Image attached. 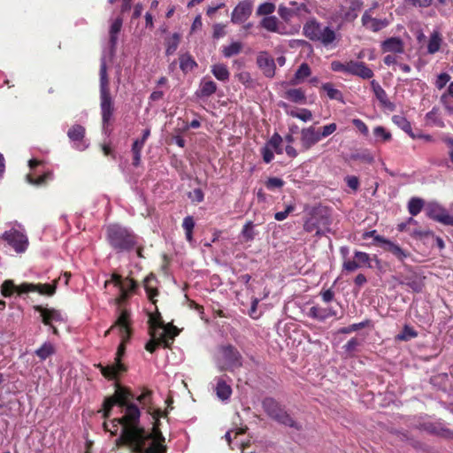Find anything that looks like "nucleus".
Segmentation results:
<instances>
[{
  "instance_id": "a19ab883",
  "label": "nucleus",
  "mask_w": 453,
  "mask_h": 453,
  "mask_svg": "<svg viewBox=\"0 0 453 453\" xmlns=\"http://www.w3.org/2000/svg\"><path fill=\"white\" fill-rule=\"evenodd\" d=\"M182 227L185 230L187 241L191 242L193 241V230L195 227V221L192 216H187L184 218Z\"/></svg>"
},
{
  "instance_id": "ddd939ff",
  "label": "nucleus",
  "mask_w": 453,
  "mask_h": 453,
  "mask_svg": "<svg viewBox=\"0 0 453 453\" xmlns=\"http://www.w3.org/2000/svg\"><path fill=\"white\" fill-rule=\"evenodd\" d=\"M136 244V235L130 230L115 225V248L130 250Z\"/></svg>"
},
{
  "instance_id": "4468645a",
  "label": "nucleus",
  "mask_w": 453,
  "mask_h": 453,
  "mask_svg": "<svg viewBox=\"0 0 453 453\" xmlns=\"http://www.w3.org/2000/svg\"><path fill=\"white\" fill-rule=\"evenodd\" d=\"M152 390L149 388H143L142 392L140 395L135 396V400H137L142 408L146 409L147 412L152 415L153 418L158 421L160 418H164L167 416L166 411H163L161 409H154L152 407Z\"/></svg>"
},
{
  "instance_id": "4c0bfd02",
  "label": "nucleus",
  "mask_w": 453,
  "mask_h": 453,
  "mask_svg": "<svg viewBox=\"0 0 453 453\" xmlns=\"http://www.w3.org/2000/svg\"><path fill=\"white\" fill-rule=\"evenodd\" d=\"M242 50V43L240 42H234L228 46H224L221 52L225 58H231L233 56L238 55Z\"/></svg>"
},
{
  "instance_id": "680f3d73",
  "label": "nucleus",
  "mask_w": 453,
  "mask_h": 453,
  "mask_svg": "<svg viewBox=\"0 0 453 453\" xmlns=\"http://www.w3.org/2000/svg\"><path fill=\"white\" fill-rule=\"evenodd\" d=\"M295 210V205L293 204H289L286 207L285 211H278L274 214V219L278 221H282L284 220L285 219L288 218V216L292 212L294 211Z\"/></svg>"
},
{
  "instance_id": "f257e3e1",
  "label": "nucleus",
  "mask_w": 453,
  "mask_h": 453,
  "mask_svg": "<svg viewBox=\"0 0 453 453\" xmlns=\"http://www.w3.org/2000/svg\"><path fill=\"white\" fill-rule=\"evenodd\" d=\"M122 431L119 438L115 441V446L125 444L135 453H165V437L157 427L153 433H146L140 426V420L134 424H119Z\"/></svg>"
},
{
  "instance_id": "412c9836",
  "label": "nucleus",
  "mask_w": 453,
  "mask_h": 453,
  "mask_svg": "<svg viewBox=\"0 0 453 453\" xmlns=\"http://www.w3.org/2000/svg\"><path fill=\"white\" fill-rule=\"evenodd\" d=\"M371 88L382 108L389 111H395V104L388 99L387 92L377 81L372 80L371 81Z\"/></svg>"
},
{
  "instance_id": "79ce46f5",
  "label": "nucleus",
  "mask_w": 453,
  "mask_h": 453,
  "mask_svg": "<svg viewBox=\"0 0 453 453\" xmlns=\"http://www.w3.org/2000/svg\"><path fill=\"white\" fill-rule=\"evenodd\" d=\"M308 316L314 319L324 321L326 319V308L321 307L319 305H314L310 308L308 311Z\"/></svg>"
},
{
  "instance_id": "5fc2aeb1",
  "label": "nucleus",
  "mask_w": 453,
  "mask_h": 453,
  "mask_svg": "<svg viewBox=\"0 0 453 453\" xmlns=\"http://www.w3.org/2000/svg\"><path fill=\"white\" fill-rule=\"evenodd\" d=\"M373 134L376 137L381 138L383 142H388L392 139L390 132L386 130L385 127L379 126L373 129Z\"/></svg>"
},
{
  "instance_id": "423d86ee",
  "label": "nucleus",
  "mask_w": 453,
  "mask_h": 453,
  "mask_svg": "<svg viewBox=\"0 0 453 453\" xmlns=\"http://www.w3.org/2000/svg\"><path fill=\"white\" fill-rule=\"evenodd\" d=\"M262 407L268 417L274 421L286 426H289L296 430H301L302 426L295 421L285 410V407L274 398L265 397L262 402Z\"/></svg>"
},
{
  "instance_id": "ea45409f",
  "label": "nucleus",
  "mask_w": 453,
  "mask_h": 453,
  "mask_svg": "<svg viewBox=\"0 0 453 453\" xmlns=\"http://www.w3.org/2000/svg\"><path fill=\"white\" fill-rule=\"evenodd\" d=\"M424 207V201L418 197H412L408 203V211L411 216L418 215Z\"/></svg>"
},
{
  "instance_id": "a18cd8bd",
  "label": "nucleus",
  "mask_w": 453,
  "mask_h": 453,
  "mask_svg": "<svg viewBox=\"0 0 453 453\" xmlns=\"http://www.w3.org/2000/svg\"><path fill=\"white\" fill-rule=\"evenodd\" d=\"M354 258L358 262L362 267L372 268L371 257L368 253L356 250L354 252Z\"/></svg>"
},
{
  "instance_id": "c9c22d12",
  "label": "nucleus",
  "mask_w": 453,
  "mask_h": 453,
  "mask_svg": "<svg viewBox=\"0 0 453 453\" xmlns=\"http://www.w3.org/2000/svg\"><path fill=\"white\" fill-rule=\"evenodd\" d=\"M279 19L275 16H267L261 20V26L269 32L280 33Z\"/></svg>"
},
{
  "instance_id": "aec40b11",
  "label": "nucleus",
  "mask_w": 453,
  "mask_h": 453,
  "mask_svg": "<svg viewBox=\"0 0 453 453\" xmlns=\"http://www.w3.org/2000/svg\"><path fill=\"white\" fill-rule=\"evenodd\" d=\"M321 140L319 131L309 127L301 130V144L303 150H308Z\"/></svg>"
},
{
  "instance_id": "9b49d317",
  "label": "nucleus",
  "mask_w": 453,
  "mask_h": 453,
  "mask_svg": "<svg viewBox=\"0 0 453 453\" xmlns=\"http://www.w3.org/2000/svg\"><path fill=\"white\" fill-rule=\"evenodd\" d=\"M172 330L173 332L163 330L157 336L150 337V340L145 345V349L150 353H153L160 345L168 348L177 335V328L172 326Z\"/></svg>"
},
{
  "instance_id": "7ed1b4c3",
  "label": "nucleus",
  "mask_w": 453,
  "mask_h": 453,
  "mask_svg": "<svg viewBox=\"0 0 453 453\" xmlns=\"http://www.w3.org/2000/svg\"><path fill=\"white\" fill-rule=\"evenodd\" d=\"M127 372V366L119 357H115V407L119 408L120 414L115 418V423L131 425L140 420L141 410L134 403L135 395L132 389L119 382L120 376Z\"/></svg>"
},
{
  "instance_id": "72a5a7b5",
  "label": "nucleus",
  "mask_w": 453,
  "mask_h": 453,
  "mask_svg": "<svg viewBox=\"0 0 453 453\" xmlns=\"http://www.w3.org/2000/svg\"><path fill=\"white\" fill-rule=\"evenodd\" d=\"M442 42V38L438 31H434L429 38L427 43V52L429 54H434L440 50Z\"/></svg>"
},
{
  "instance_id": "c03bdc74",
  "label": "nucleus",
  "mask_w": 453,
  "mask_h": 453,
  "mask_svg": "<svg viewBox=\"0 0 453 453\" xmlns=\"http://www.w3.org/2000/svg\"><path fill=\"white\" fill-rule=\"evenodd\" d=\"M54 353V346L50 342H44L38 349L35 354L42 360H45L50 355Z\"/></svg>"
},
{
  "instance_id": "603ef678",
  "label": "nucleus",
  "mask_w": 453,
  "mask_h": 453,
  "mask_svg": "<svg viewBox=\"0 0 453 453\" xmlns=\"http://www.w3.org/2000/svg\"><path fill=\"white\" fill-rule=\"evenodd\" d=\"M285 182L282 179L278 177H270L265 181V187L269 190H273L275 188H280L284 186Z\"/></svg>"
},
{
  "instance_id": "8fccbe9b",
  "label": "nucleus",
  "mask_w": 453,
  "mask_h": 453,
  "mask_svg": "<svg viewBox=\"0 0 453 453\" xmlns=\"http://www.w3.org/2000/svg\"><path fill=\"white\" fill-rule=\"evenodd\" d=\"M254 224L253 221H248L243 226L242 230V235L246 241H252L255 238V232L253 230Z\"/></svg>"
},
{
  "instance_id": "052dcab7",
  "label": "nucleus",
  "mask_w": 453,
  "mask_h": 453,
  "mask_svg": "<svg viewBox=\"0 0 453 453\" xmlns=\"http://www.w3.org/2000/svg\"><path fill=\"white\" fill-rule=\"evenodd\" d=\"M282 142V138L278 133H274L270 140L265 143L266 146H269L272 150L279 149Z\"/></svg>"
},
{
  "instance_id": "6e6552de",
  "label": "nucleus",
  "mask_w": 453,
  "mask_h": 453,
  "mask_svg": "<svg viewBox=\"0 0 453 453\" xmlns=\"http://www.w3.org/2000/svg\"><path fill=\"white\" fill-rule=\"evenodd\" d=\"M115 288H118L119 291V296L115 297V305H119L120 312L122 309H127V307H122V305L135 293L139 284L130 276L123 277L115 273Z\"/></svg>"
},
{
  "instance_id": "774afa93",
  "label": "nucleus",
  "mask_w": 453,
  "mask_h": 453,
  "mask_svg": "<svg viewBox=\"0 0 453 453\" xmlns=\"http://www.w3.org/2000/svg\"><path fill=\"white\" fill-rule=\"evenodd\" d=\"M261 155L263 157L264 162L266 163V164L272 162V160L274 157L273 150L271 148H269V146H266V145H265L261 149Z\"/></svg>"
},
{
  "instance_id": "f704fd0d",
  "label": "nucleus",
  "mask_w": 453,
  "mask_h": 453,
  "mask_svg": "<svg viewBox=\"0 0 453 453\" xmlns=\"http://www.w3.org/2000/svg\"><path fill=\"white\" fill-rule=\"evenodd\" d=\"M321 89L326 92V95L329 99L336 100L343 103V95L341 90L334 88V85L331 82L324 83L321 86Z\"/></svg>"
},
{
  "instance_id": "338daca9",
  "label": "nucleus",
  "mask_w": 453,
  "mask_h": 453,
  "mask_svg": "<svg viewBox=\"0 0 453 453\" xmlns=\"http://www.w3.org/2000/svg\"><path fill=\"white\" fill-rule=\"evenodd\" d=\"M113 406V396H109L106 398L104 403V408L99 411L102 413L104 418H106L110 415L111 410Z\"/></svg>"
},
{
  "instance_id": "13d9d810",
  "label": "nucleus",
  "mask_w": 453,
  "mask_h": 453,
  "mask_svg": "<svg viewBox=\"0 0 453 453\" xmlns=\"http://www.w3.org/2000/svg\"><path fill=\"white\" fill-rule=\"evenodd\" d=\"M362 266L358 264V262L353 257V260H346L342 264L343 271L348 273H352Z\"/></svg>"
},
{
  "instance_id": "f8f14e48",
  "label": "nucleus",
  "mask_w": 453,
  "mask_h": 453,
  "mask_svg": "<svg viewBox=\"0 0 453 453\" xmlns=\"http://www.w3.org/2000/svg\"><path fill=\"white\" fill-rule=\"evenodd\" d=\"M35 310L40 313L44 325L52 328V333L58 334V331L54 326L55 323H63L65 320L64 314L56 309L44 308L40 305L35 306Z\"/></svg>"
},
{
  "instance_id": "cd10ccee",
  "label": "nucleus",
  "mask_w": 453,
  "mask_h": 453,
  "mask_svg": "<svg viewBox=\"0 0 453 453\" xmlns=\"http://www.w3.org/2000/svg\"><path fill=\"white\" fill-rule=\"evenodd\" d=\"M311 73V70L310 65L307 63L301 64L294 74V77L290 80V85L296 86L300 84L304 79L308 78Z\"/></svg>"
},
{
  "instance_id": "6ab92c4d",
  "label": "nucleus",
  "mask_w": 453,
  "mask_h": 453,
  "mask_svg": "<svg viewBox=\"0 0 453 453\" xmlns=\"http://www.w3.org/2000/svg\"><path fill=\"white\" fill-rule=\"evenodd\" d=\"M85 128L81 125L73 126L67 132L69 139L74 143V148L78 150H84L88 147V142L84 138Z\"/></svg>"
},
{
  "instance_id": "dca6fc26",
  "label": "nucleus",
  "mask_w": 453,
  "mask_h": 453,
  "mask_svg": "<svg viewBox=\"0 0 453 453\" xmlns=\"http://www.w3.org/2000/svg\"><path fill=\"white\" fill-rule=\"evenodd\" d=\"M361 22L363 27L374 33L380 31L389 25V21L387 19H376L372 17V8L366 10L362 18Z\"/></svg>"
},
{
  "instance_id": "f3484780",
  "label": "nucleus",
  "mask_w": 453,
  "mask_h": 453,
  "mask_svg": "<svg viewBox=\"0 0 453 453\" xmlns=\"http://www.w3.org/2000/svg\"><path fill=\"white\" fill-rule=\"evenodd\" d=\"M257 65L265 77H274L276 70L275 62L267 51H260L258 53L257 57Z\"/></svg>"
},
{
  "instance_id": "3c124183",
  "label": "nucleus",
  "mask_w": 453,
  "mask_h": 453,
  "mask_svg": "<svg viewBox=\"0 0 453 453\" xmlns=\"http://www.w3.org/2000/svg\"><path fill=\"white\" fill-rule=\"evenodd\" d=\"M410 235L414 239L422 240L427 236H433L434 234L428 229L415 228L411 229Z\"/></svg>"
},
{
  "instance_id": "c756f323",
  "label": "nucleus",
  "mask_w": 453,
  "mask_h": 453,
  "mask_svg": "<svg viewBox=\"0 0 453 453\" xmlns=\"http://www.w3.org/2000/svg\"><path fill=\"white\" fill-rule=\"evenodd\" d=\"M284 97L295 104H305L306 96L302 88H290L285 91Z\"/></svg>"
},
{
  "instance_id": "bb28decb",
  "label": "nucleus",
  "mask_w": 453,
  "mask_h": 453,
  "mask_svg": "<svg viewBox=\"0 0 453 453\" xmlns=\"http://www.w3.org/2000/svg\"><path fill=\"white\" fill-rule=\"evenodd\" d=\"M216 388L215 392L217 396L221 401H226L231 397L232 395V388L229 384L226 383V381L223 378H217L216 379Z\"/></svg>"
},
{
  "instance_id": "f03ea898",
  "label": "nucleus",
  "mask_w": 453,
  "mask_h": 453,
  "mask_svg": "<svg viewBox=\"0 0 453 453\" xmlns=\"http://www.w3.org/2000/svg\"><path fill=\"white\" fill-rule=\"evenodd\" d=\"M113 59V23L109 27V42L107 48L104 50L101 58L100 67V94H101V110L103 119V134L105 138L102 143V150L105 156L111 152V134L112 131L111 117L112 112L111 109V96L109 90V82L107 79V65L111 64Z\"/></svg>"
},
{
  "instance_id": "a211bd4d",
  "label": "nucleus",
  "mask_w": 453,
  "mask_h": 453,
  "mask_svg": "<svg viewBox=\"0 0 453 453\" xmlns=\"http://www.w3.org/2000/svg\"><path fill=\"white\" fill-rule=\"evenodd\" d=\"M252 12V4L248 0L240 2L233 10L231 21L234 24H241L247 20Z\"/></svg>"
},
{
  "instance_id": "a878e982",
  "label": "nucleus",
  "mask_w": 453,
  "mask_h": 453,
  "mask_svg": "<svg viewBox=\"0 0 453 453\" xmlns=\"http://www.w3.org/2000/svg\"><path fill=\"white\" fill-rule=\"evenodd\" d=\"M143 287L149 300L156 305V296H158L159 292L157 287V278L153 273L149 274L143 280Z\"/></svg>"
},
{
  "instance_id": "bf43d9fd",
  "label": "nucleus",
  "mask_w": 453,
  "mask_h": 453,
  "mask_svg": "<svg viewBox=\"0 0 453 453\" xmlns=\"http://www.w3.org/2000/svg\"><path fill=\"white\" fill-rule=\"evenodd\" d=\"M360 345V342L357 338H351L348 342L343 346L344 350L349 353H354L357 347Z\"/></svg>"
},
{
  "instance_id": "37998d69",
  "label": "nucleus",
  "mask_w": 453,
  "mask_h": 453,
  "mask_svg": "<svg viewBox=\"0 0 453 453\" xmlns=\"http://www.w3.org/2000/svg\"><path fill=\"white\" fill-rule=\"evenodd\" d=\"M51 179H52L51 172H47V173H43L42 175H40L37 178H34L31 173H28L27 175V182L32 185H35V186L42 185V184L46 183L49 180H51Z\"/></svg>"
},
{
  "instance_id": "7c9ffc66",
  "label": "nucleus",
  "mask_w": 453,
  "mask_h": 453,
  "mask_svg": "<svg viewBox=\"0 0 453 453\" xmlns=\"http://www.w3.org/2000/svg\"><path fill=\"white\" fill-rule=\"evenodd\" d=\"M400 284L408 286L417 293L420 292L423 287L421 280L413 273L411 275L402 276Z\"/></svg>"
},
{
  "instance_id": "2f4dec72",
  "label": "nucleus",
  "mask_w": 453,
  "mask_h": 453,
  "mask_svg": "<svg viewBox=\"0 0 453 453\" xmlns=\"http://www.w3.org/2000/svg\"><path fill=\"white\" fill-rule=\"evenodd\" d=\"M392 121L412 139H416V134L412 132L411 124L405 117L402 115H394L392 117Z\"/></svg>"
},
{
  "instance_id": "6e6d98bb",
  "label": "nucleus",
  "mask_w": 453,
  "mask_h": 453,
  "mask_svg": "<svg viewBox=\"0 0 453 453\" xmlns=\"http://www.w3.org/2000/svg\"><path fill=\"white\" fill-rule=\"evenodd\" d=\"M403 3L411 7L427 8L432 5L433 0H403Z\"/></svg>"
},
{
  "instance_id": "4d7b16f0",
  "label": "nucleus",
  "mask_w": 453,
  "mask_h": 453,
  "mask_svg": "<svg viewBox=\"0 0 453 453\" xmlns=\"http://www.w3.org/2000/svg\"><path fill=\"white\" fill-rule=\"evenodd\" d=\"M290 115L304 122L309 121L312 119V113L308 109H302L299 112L292 111Z\"/></svg>"
},
{
  "instance_id": "393cba45",
  "label": "nucleus",
  "mask_w": 453,
  "mask_h": 453,
  "mask_svg": "<svg viewBox=\"0 0 453 453\" xmlns=\"http://www.w3.org/2000/svg\"><path fill=\"white\" fill-rule=\"evenodd\" d=\"M381 49L383 52L403 54L404 52V43L399 37H390L382 42Z\"/></svg>"
},
{
  "instance_id": "2eb2a0df",
  "label": "nucleus",
  "mask_w": 453,
  "mask_h": 453,
  "mask_svg": "<svg viewBox=\"0 0 453 453\" xmlns=\"http://www.w3.org/2000/svg\"><path fill=\"white\" fill-rule=\"evenodd\" d=\"M346 73L364 80H369L374 76L373 71L365 62L354 60L346 62Z\"/></svg>"
},
{
  "instance_id": "de8ad7c7",
  "label": "nucleus",
  "mask_w": 453,
  "mask_h": 453,
  "mask_svg": "<svg viewBox=\"0 0 453 453\" xmlns=\"http://www.w3.org/2000/svg\"><path fill=\"white\" fill-rule=\"evenodd\" d=\"M441 423H439V422H426V423H423L419 426V428L421 430H424L426 431V433L432 434V435H435L437 436L438 435V433H439V429H440V426H441Z\"/></svg>"
},
{
  "instance_id": "c85d7f7f",
  "label": "nucleus",
  "mask_w": 453,
  "mask_h": 453,
  "mask_svg": "<svg viewBox=\"0 0 453 453\" xmlns=\"http://www.w3.org/2000/svg\"><path fill=\"white\" fill-rule=\"evenodd\" d=\"M217 90V84L211 80L203 79L201 81L200 88L196 92L199 97H208L213 95Z\"/></svg>"
},
{
  "instance_id": "473e14b6",
  "label": "nucleus",
  "mask_w": 453,
  "mask_h": 453,
  "mask_svg": "<svg viewBox=\"0 0 453 453\" xmlns=\"http://www.w3.org/2000/svg\"><path fill=\"white\" fill-rule=\"evenodd\" d=\"M211 73L219 81H227L230 73L225 64H215L211 66Z\"/></svg>"
},
{
  "instance_id": "0eeeda50",
  "label": "nucleus",
  "mask_w": 453,
  "mask_h": 453,
  "mask_svg": "<svg viewBox=\"0 0 453 453\" xmlns=\"http://www.w3.org/2000/svg\"><path fill=\"white\" fill-rule=\"evenodd\" d=\"M57 280L54 281L53 285L50 284H33V283H23L19 286H15L12 280H5L1 288V293L4 296H10L14 291L19 294L27 292H38L41 295L52 296L56 290Z\"/></svg>"
},
{
  "instance_id": "0e129e2a",
  "label": "nucleus",
  "mask_w": 453,
  "mask_h": 453,
  "mask_svg": "<svg viewBox=\"0 0 453 453\" xmlns=\"http://www.w3.org/2000/svg\"><path fill=\"white\" fill-rule=\"evenodd\" d=\"M450 76L447 73H442L438 75L437 80L435 81V86L438 89L443 88L446 84L449 81Z\"/></svg>"
},
{
  "instance_id": "864d4df0",
  "label": "nucleus",
  "mask_w": 453,
  "mask_h": 453,
  "mask_svg": "<svg viewBox=\"0 0 453 453\" xmlns=\"http://www.w3.org/2000/svg\"><path fill=\"white\" fill-rule=\"evenodd\" d=\"M275 11V5L273 3H263L257 10V15H271Z\"/></svg>"
},
{
  "instance_id": "49530a36",
  "label": "nucleus",
  "mask_w": 453,
  "mask_h": 453,
  "mask_svg": "<svg viewBox=\"0 0 453 453\" xmlns=\"http://www.w3.org/2000/svg\"><path fill=\"white\" fill-rule=\"evenodd\" d=\"M418 333L411 326H404L402 332L396 335V340L398 341H410L412 338L417 337Z\"/></svg>"
},
{
  "instance_id": "4be33fe9",
  "label": "nucleus",
  "mask_w": 453,
  "mask_h": 453,
  "mask_svg": "<svg viewBox=\"0 0 453 453\" xmlns=\"http://www.w3.org/2000/svg\"><path fill=\"white\" fill-rule=\"evenodd\" d=\"M375 240L382 243L381 247L385 251L391 253L400 261H403L410 255L409 252L403 250L398 244L381 236H376Z\"/></svg>"
},
{
  "instance_id": "9d476101",
  "label": "nucleus",
  "mask_w": 453,
  "mask_h": 453,
  "mask_svg": "<svg viewBox=\"0 0 453 453\" xmlns=\"http://www.w3.org/2000/svg\"><path fill=\"white\" fill-rule=\"evenodd\" d=\"M0 241L5 242L18 253L24 252L28 246L27 237L22 232L15 229L4 232Z\"/></svg>"
},
{
  "instance_id": "58836bf2",
  "label": "nucleus",
  "mask_w": 453,
  "mask_h": 453,
  "mask_svg": "<svg viewBox=\"0 0 453 453\" xmlns=\"http://www.w3.org/2000/svg\"><path fill=\"white\" fill-rule=\"evenodd\" d=\"M372 326L373 325L372 323V320L367 319H365L364 321H362L360 323H355V324H352V325H350L349 326L342 327L339 330V333L347 334H350L352 332L363 329L365 327Z\"/></svg>"
},
{
  "instance_id": "39448f33",
  "label": "nucleus",
  "mask_w": 453,
  "mask_h": 453,
  "mask_svg": "<svg viewBox=\"0 0 453 453\" xmlns=\"http://www.w3.org/2000/svg\"><path fill=\"white\" fill-rule=\"evenodd\" d=\"M115 329L120 338V343L118 347L115 357H121L125 355L126 345L133 335V321L131 319V311L129 309H122L120 314L115 319Z\"/></svg>"
},
{
  "instance_id": "20e7f679",
  "label": "nucleus",
  "mask_w": 453,
  "mask_h": 453,
  "mask_svg": "<svg viewBox=\"0 0 453 453\" xmlns=\"http://www.w3.org/2000/svg\"><path fill=\"white\" fill-rule=\"evenodd\" d=\"M303 35L313 42L328 48L334 44L339 35L330 26H325L316 18L309 19L303 27Z\"/></svg>"
},
{
  "instance_id": "1a4fd4ad",
  "label": "nucleus",
  "mask_w": 453,
  "mask_h": 453,
  "mask_svg": "<svg viewBox=\"0 0 453 453\" xmlns=\"http://www.w3.org/2000/svg\"><path fill=\"white\" fill-rule=\"evenodd\" d=\"M220 349L225 361V364L219 367L220 371L233 372L242 366V357L234 346L228 344L222 346Z\"/></svg>"
},
{
  "instance_id": "69168bd1",
  "label": "nucleus",
  "mask_w": 453,
  "mask_h": 453,
  "mask_svg": "<svg viewBox=\"0 0 453 453\" xmlns=\"http://www.w3.org/2000/svg\"><path fill=\"white\" fill-rule=\"evenodd\" d=\"M347 186L354 191H357L359 188V180L357 176L348 175L344 179Z\"/></svg>"
},
{
  "instance_id": "b1692460",
  "label": "nucleus",
  "mask_w": 453,
  "mask_h": 453,
  "mask_svg": "<svg viewBox=\"0 0 453 453\" xmlns=\"http://www.w3.org/2000/svg\"><path fill=\"white\" fill-rule=\"evenodd\" d=\"M163 330L168 329L165 328L158 308L156 306L155 311L149 315V333L150 337H154Z\"/></svg>"
},
{
  "instance_id": "09e8293b",
  "label": "nucleus",
  "mask_w": 453,
  "mask_h": 453,
  "mask_svg": "<svg viewBox=\"0 0 453 453\" xmlns=\"http://www.w3.org/2000/svg\"><path fill=\"white\" fill-rule=\"evenodd\" d=\"M235 77L246 88H252L254 85V81H253L250 73L247 71H243V72L236 73Z\"/></svg>"
},
{
  "instance_id": "e433bc0d",
  "label": "nucleus",
  "mask_w": 453,
  "mask_h": 453,
  "mask_svg": "<svg viewBox=\"0 0 453 453\" xmlns=\"http://www.w3.org/2000/svg\"><path fill=\"white\" fill-rule=\"evenodd\" d=\"M303 229L308 233L315 232V235L317 236H320L324 233L319 227V222L316 217H312L306 220L303 224Z\"/></svg>"
},
{
  "instance_id": "5701e85b",
  "label": "nucleus",
  "mask_w": 453,
  "mask_h": 453,
  "mask_svg": "<svg viewBox=\"0 0 453 453\" xmlns=\"http://www.w3.org/2000/svg\"><path fill=\"white\" fill-rule=\"evenodd\" d=\"M427 216L440 223L447 226H453V216L439 205H431L427 210Z\"/></svg>"
},
{
  "instance_id": "e2e57ef3",
  "label": "nucleus",
  "mask_w": 453,
  "mask_h": 453,
  "mask_svg": "<svg viewBox=\"0 0 453 453\" xmlns=\"http://www.w3.org/2000/svg\"><path fill=\"white\" fill-rule=\"evenodd\" d=\"M213 34L212 37L214 39H219L226 35V26L220 23H217L213 25Z\"/></svg>"
}]
</instances>
